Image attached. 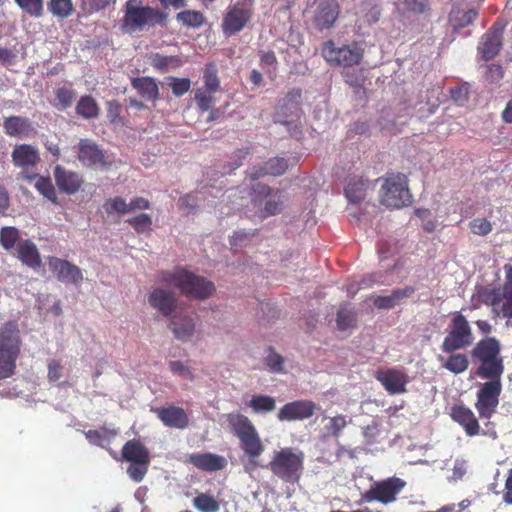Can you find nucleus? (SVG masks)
Segmentation results:
<instances>
[{"instance_id":"nucleus-1","label":"nucleus","mask_w":512,"mask_h":512,"mask_svg":"<svg viewBox=\"0 0 512 512\" xmlns=\"http://www.w3.org/2000/svg\"><path fill=\"white\" fill-rule=\"evenodd\" d=\"M501 351V343L496 337L480 339L470 351L473 363L477 364L475 375L487 380L479 384L476 393L475 409L481 419H491L500 402L501 379L505 372Z\"/></svg>"},{"instance_id":"nucleus-2","label":"nucleus","mask_w":512,"mask_h":512,"mask_svg":"<svg viewBox=\"0 0 512 512\" xmlns=\"http://www.w3.org/2000/svg\"><path fill=\"white\" fill-rule=\"evenodd\" d=\"M122 11L120 30L123 34L133 35L166 21V14L162 10L144 5L142 0H127Z\"/></svg>"},{"instance_id":"nucleus-3","label":"nucleus","mask_w":512,"mask_h":512,"mask_svg":"<svg viewBox=\"0 0 512 512\" xmlns=\"http://www.w3.org/2000/svg\"><path fill=\"white\" fill-rule=\"evenodd\" d=\"M157 282L179 289L181 294L194 299H207L215 291L214 283L183 268L161 271Z\"/></svg>"},{"instance_id":"nucleus-4","label":"nucleus","mask_w":512,"mask_h":512,"mask_svg":"<svg viewBox=\"0 0 512 512\" xmlns=\"http://www.w3.org/2000/svg\"><path fill=\"white\" fill-rule=\"evenodd\" d=\"M226 420L231 432L239 439L240 448L250 462L256 465L257 459L265 450L256 427L247 416L239 412L227 414Z\"/></svg>"},{"instance_id":"nucleus-5","label":"nucleus","mask_w":512,"mask_h":512,"mask_svg":"<svg viewBox=\"0 0 512 512\" xmlns=\"http://www.w3.org/2000/svg\"><path fill=\"white\" fill-rule=\"evenodd\" d=\"M22 349L19 325L8 321L0 328V380L12 377Z\"/></svg>"},{"instance_id":"nucleus-6","label":"nucleus","mask_w":512,"mask_h":512,"mask_svg":"<svg viewBox=\"0 0 512 512\" xmlns=\"http://www.w3.org/2000/svg\"><path fill=\"white\" fill-rule=\"evenodd\" d=\"M267 467L280 480L298 483L304 470V453L291 447L281 448L274 451Z\"/></svg>"},{"instance_id":"nucleus-7","label":"nucleus","mask_w":512,"mask_h":512,"mask_svg":"<svg viewBox=\"0 0 512 512\" xmlns=\"http://www.w3.org/2000/svg\"><path fill=\"white\" fill-rule=\"evenodd\" d=\"M250 195L251 202L258 208V215L262 219L281 214L287 201L283 190L262 183L253 185Z\"/></svg>"},{"instance_id":"nucleus-8","label":"nucleus","mask_w":512,"mask_h":512,"mask_svg":"<svg viewBox=\"0 0 512 512\" xmlns=\"http://www.w3.org/2000/svg\"><path fill=\"white\" fill-rule=\"evenodd\" d=\"M380 202L391 209H400L412 203L405 174L387 173L380 190Z\"/></svg>"},{"instance_id":"nucleus-9","label":"nucleus","mask_w":512,"mask_h":512,"mask_svg":"<svg viewBox=\"0 0 512 512\" xmlns=\"http://www.w3.org/2000/svg\"><path fill=\"white\" fill-rule=\"evenodd\" d=\"M475 337L471 325L461 312L451 314L447 334L441 344L444 353H452L470 347Z\"/></svg>"},{"instance_id":"nucleus-10","label":"nucleus","mask_w":512,"mask_h":512,"mask_svg":"<svg viewBox=\"0 0 512 512\" xmlns=\"http://www.w3.org/2000/svg\"><path fill=\"white\" fill-rule=\"evenodd\" d=\"M254 15L253 0H237L230 4L222 18L221 29L226 37H231L242 31Z\"/></svg>"},{"instance_id":"nucleus-11","label":"nucleus","mask_w":512,"mask_h":512,"mask_svg":"<svg viewBox=\"0 0 512 512\" xmlns=\"http://www.w3.org/2000/svg\"><path fill=\"white\" fill-rule=\"evenodd\" d=\"M364 51L357 43L336 47L332 40L323 43L321 55L330 66L352 67L358 65L363 58Z\"/></svg>"},{"instance_id":"nucleus-12","label":"nucleus","mask_w":512,"mask_h":512,"mask_svg":"<svg viewBox=\"0 0 512 512\" xmlns=\"http://www.w3.org/2000/svg\"><path fill=\"white\" fill-rule=\"evenodd\" d=\"M12 163L20 169L19 177L32 182L37 173L34 170L41 161L39 149L31 144H16L11 153Z\"/></svg>"},{"instance_id":"nucleus-13","label":"nucleus","mask_w":512,"mask_h":512,"mask_svg":"<svg viewBox=\"0 0 512 512\" xmlns=\"http://www.w3.org/2000/svg\"><path fill=\"white\" fill-rule=\"evenodd\" d=\"M487 302L504 318H512V265L505 266V281L502 288L492 289Z\"/></svg>"},{"instance_id":"nucleus-14","label":"nucleus","mask_w":512,"mask_h":512,"mask_svg":"<svg viewBox=\"0 0 512 512\" xmlns=\"http://www.w3.org/2000/svg\"><path fill=\"white\" fill-rule=\"evenodd\" d=\"M405 482L397 477L388 478L377 482L362 495L365 502L379 501L382 504H389L396 500L397 495L404 488Z\"/></svg>"},{"instance_id":"nucleus-15","label":"nucleus","mask_w":512,"mask_h":512,"mask_svg":"<svg viewBox=\"0 0 512 512\" xmlns=\"http://www.w3.org/2000/svg\"><path fill=\"white\" fill-rule=\"evenodd\" d=\"M506 24L503 21L497 20L492 26L482 35L478 45V54L482 60L490 61L494 59L500 52L503 46V33Z\"/></svg>"},{"instance_id":"nucleus-16","label":"nucleus","mask_w":512,"mask_h":512,"mask_svg":"<svg viewBox=\"0 0 512 512\" xmlns=\"http://www.w3.org/2000/svg\"><path fill=\"white\" fill-rule=\"evenodd\" d=\"M375 378L389 395H399L407 392L408 374L401 369L386 368L375 373Z\"/></svg>"},{"instance_id":"nucleus-17","label":"nucleus","mask_w":512,"mask_h":512,"mask_svg":"<svg viewBox=\"0 0 512 512\" xmlns=\"http://www.w3.org/2000/svg\"><path fill=\"white\" fill-rule=\"evenodd\" d=\"M47 261L50 271L60 282L80 285L83 281L82 270L70 261L55 256H49Z\"/></svg>"},{"instance_id":"nucleus-18","label":"nucleus","mask_w":512,"mask_h":512,"mask_svg":"<svg viewBox=\"0 0 512 512\" xmlns=\"http://www.w3.org/2000/svg\"><path fill=\"white\" fill-rule=\"evenodd\" d=\"M339 13L340 6L336 0H320L315 9L312 24L319 31L329 29L338 19Z\"/></svg>"},{"instance_id":"nucleus-19","label":"nucleus","mask_w":512,"mask_h":512,"mask_svg":"<svg viewBox=\"0 0 512 512\" xmlns=\"http://www.w3.org/2000/svg\"><path fill=\"white\" fill-rule=\"evenodd\" d=\"M316 404L311 400H296L285 404L278 412L280 421L304 420L313 416Z\"/></svg>"},{"instance_id":"nucleus-20","label":"nucleus","mask_w":512,"mask_h":512,"mask_svg":"<svg viewBox=\"0 0 512 512\" xmlns=\"http://www.w3.org/2000/svg\"><path fill=\"white\" fill-rule=\"evenodd\" d=\"M148 303L164 317H170L177 308L178 300L175 292L155 287L148 295Z\"/></svg>"},{"instance_id":"nucleus-21","label":"nucleus","mask_w":512,"mask_h":512,"mask_svg":"<svg viewBox=\"0 0 512 512\" xmlns=\"http://www.w3.org/2000/svg\"><path fill=\"white\" fill-rule=\"evenodd\" d=\"M78 160L87 167H105L108 165L105 154L99 145L90 139H81L78 143Z\"/></svg>"},{"instance_id":"nucleus-22","label":"nucleus","mask_w":512,"mask_h":512,"mask_svg":"<svg viewBox=\"0 0 512 512\" xmlns=\"http://www.w3.org/2000/svg\"><path fill=\"white\" fill-rule=\"evenodd\" d=\"M158 419L169 428L185 429L189 425V417L183 408L168 405L152 410Z\"/></svg>"},{"instance_id":"nucleus-23","label":"nucleus","mask_w":512,"mask_h":512,"mask_svg":"<svg viewBox=\"0 0 512 512\" xmlns=\"http://www.w3.org/2000/svg\"><path fill=\"white\" fill-rule=\"evenodd\" d=\"M450 416L465 431L467 436L473 437L480 433V424L474 412L465 405H454Z\"/></svg>"},{"instance_id":"nucleus-24","label":"nucleus","mask_w":512,"mask_h":512,"mask_svg":"<svg viewBox=\"0 0 512 512\" xmlns=\"http://www.w3.org/2000/svg\"><path fill=\"white\" fill-rule=\"evenodd\" d=\"M14 255L22 265L34 271H37L42 267V259L39 249L30 239L20 241L15 249Z\"/></svg>"},{"instance_id":"nucleus-25","label":"nucleus","mask_w":512,"mask_h":512,"mask_svg":"<svg viewBox=\"0 0 512 512\" xmlns=\"http://www.w3.org/2000/svg\"><path fill=\"white\" fill-rule=\"evenodd\" d=\"M186 462L205 472L219 471L227 465V461L223 456L210 452L190 454Z\"/></svg>"},{"instance_id":"nucleus-26","label":"nucleus","mask_w":512,"mask_h":512,"mask_svg":"<svg viewBox=\"0 0 512 512\" xmlns=\"http://www.w3.org/2000/svg\"><path fill=\"white\" fill-rule=\"evenodd\" d=\"M54 178L59 190L67 194L76 193L83 184V179L78 173L67 170L60 165H57L54 169Z\"/></svg>"},{"instance_id":"nucleus-27","label":"nucleus","mask_w":512,"mask_h":512,"mask_svg":"<svg viewBox=\"0 0 512 512\" xmlns=\"http://www.w3.org/2000/svg\"><path fill=\"white\" fill-rule=\"evenodd\" d=\"M288 169V162L284 158L274 157L266 161L261 166H254L248 172L252 180H257L265 176H280Z\"/></svg>"},{"instance_id":"nucleus-28","label":"nucleus","mask_w":512,"mask_h":512,"mask_svg":"<svg viewBox=\"0 0 512 512\" xmlns=\"http://www.w3.org/2000/svg\"><path fill=\"white\" fill-rule=\"evenodd\" d=\"M131 86L146 101L155 103L160 98L158 83L152 77H134L131 79Z\"/></svg>"},{"instance_id":"nucleus-29","label":"nucleus","mask_w":512,"mask_h":512,"mask_svg":"<svg viewBox=\"0 0 512 512\" xmlns=\"http://www.w3.org/2000/svg\"><path fill=\"white\" fill-rule=\"evenodd\" d=\"M121 455L123 460L130 463L151 461L149 450L138 439L128 440L122 447Z\"/></svg>"},{"instance_id":"nucleus-30","label":"nucleus","mask_w":512,"mask_h":512,"mask_svg":"<svg viewBox=\"0 0 512 512\" xmlns=\"http://www.w3.org/2000/svg\"><path fill=\"white\" fill-rule=\"evenodd\" d=\"M369 186V180L358 176L351 177L344 189L345 196L351 203H360L365 199Z\"/></svg>"},{"instance_id":"nucleus-31","label":"nucleus","mask_w":512,"mask_h":512,"mask_svg":"<svg viewBox=\"0 0 512 512\" xmlns=\"http://www.w3.org/2000/svg\"><path fill=\"white\" fill-rule=\"evenodd\" d=\"M4 132L10 137L27 136L32 131V125L28 118L21 116H9L3 121Z\"/></svg>"},{"instance_id":"nucleus-32","label":"nucleus","mask_w":512,"mask_h":512,"mask_svg":"<svg viewBox=\"0 0 512 512\" xmlns=\"http://www.w3.org/2000/svg\"><path fill=\"white\" fill-rule=\"evenodd\" d=\"M477 16L478 12L475 9H469L465 11L459 8H453L449 13L448 20L453 32L457 33L462 28L472 24Z\"/></svg>"},{"instance_id":"nucleus-33","label":"nucleus","mask_w":512,"mask_h":512,"mask_svg":"<svg viewBox=\"0 0 512 512\" xmlns=\"http://www.w3.org/2000/svg\"><path fill=\"white\" fill-rule=\"evenodd\" d=\"M449 356L444 359L440 357L442 367L454 375L464 373L469 367V358L465 353L452 352L448 353Z\"/></svg>"},{"instance_id":"nucleus-34","label":"nucleus","mask_w":512,"mask_h":512,"mask_svg":"<svg viewBox=\"0 0 512 512\" xmlns=\"http://www.w3.org/2000/svg\"><path fill=\"white\" fill-rule=\"evenodd\" d=\"M75 111L83 119H95L100 114V107L91 95H83L78 100Z\"/></svg>"},{"instance_id":"nucleus-35","label":"nucleus","mask_w":512,"mask_h":512,"mask_svg":"<svg viewBox=\"0 0 512 512\" xmlns=\"http://www.w3.org/2000/svg\"><path fill=\"white\" fill-rule=\"evenodd\" d=\"M151 66L159 72H167L170 68L176 69L182 65L178 56H166L160 53H152L148 57Z\"/></svg>"},{"instance_id":"nucleus-36","label":"nucleus","mask_w":512,"mask_h":512,"mask_svg":"<svg viewBox=\"0 0 512 512\" xmlns=\"http://www.w3.org/2000/svg\"><path fill=\"white\" fill-rule=\"evenodd\" d=\"M54 96L52 105L59 110H66L72 106L76 93L70 84L69 86L57 87L54 90Z\"/></svg>"},{"instance_id":"nucleus-37","label":"nucleus","mask_w":512,"mask_h":512,"mask_svg":"<svg viewBox=\"0 0 512 512\" xmlns=\"http://www.w3.org/2000/svg\"><path fill=\"white\" fill-rule=\"evenodd\" d=\"M172 330L178 339H189L195 330L193 319L190 317H174L171 321Z\"/></svg>"},{"instance_id":"nucleus-38","label":"nucleus","mask_w":512,"mask_h":512,"mask_svg":"<svg viewBox=\"0 0 512 512\" xmlns=\"http://www.w3.org/2000/svg\"><path fill=\"white\" fill-rule=\"evenodd\" d=\"M247 406L251 408L255 414L259 413H270L276 408V401L273 397L268 395H254L247 403Z\"/></svg>"},{"instance_id":"nucleus-39","label":"nucleus","mask_w":512,"mask_h":512,"mask_svg":"<svg viewBox=\"0 0 512 512\" xmlns=\"http://www.w3.org/2000/svg\"><path fill=\"white\" fill-rule=\"evenodd\" d=\"M22 241L20 231L14 226H5L0 230V245L5 251L15 250L19 242Z\"/></svg>"},{"instance_id":"nucleus-40","label":"nucleus","mask_w":512,"mask_h":512,"mask_svg":"<svg viewBox=\"0 0 512 512\" xmlns=\"http://www.w3.org/2000/svg\"><path fill=\"white\" fill-rule=\"evenodd\" d=\"M397 9L402 14H424L430 10L429 0H399Z\"/></svg>"},{"instance_id":"nucleus-41","label":"nucleus","mask_w":512,"mask_h":512,"mask_svg":"<svg viewBox=\"0 0 512 512\" xmlns=\"http://www.w3.org/2000/svg\"><path fill=\"white\" fill-rule=\"evenodd\" d=\"M192 502L200 512H218L220 509L219 501L209 493H199Z\"/></svg>"},{"instance_id":"nucleus-42","label":"nucleus","mask_w":512,"mask_h":512,"mask_svg":"<svg viewBox=\"0 0 512 512\" xmlns=\"http://www.w3.org/2000/svg\"><path fill=\"white\" fill-rule=\"evenodd\" d=\"M48 10L53 16L60 19L70 17L74 12L72 0H49L47 3Z\"/></svg>"},{"instance_id":"nucleus-43","label":"nucleus","mask_w":512,"mask_h":512,"mask_svg":"<svg viewBox=\"0 0 512 512\" xmlns=\"http://www.w3.org/2000/svg\"><path fill=\"white\" fill-rule=\"evenodd\" d=\"M356 324V314L348 307L347 304H343L339 307L336 317V326L340 331L353 328Z\"/></svg>"},{"instance_id":"nucleus-44","label":"nucleus","mask_w":512,"mask_h":512,"mask_svg":"<svg viewBox=\"0 0 512 512\" xmlns=\"http://www.w3.org/2000/svg\"><path fill=\"white\" fill-rule=\"evenodd\" d=\"M176 19L183 26L188 28H199L205 22V17L202 12L197 10H185L176 15Z\"/></svg>"},{"instance_id":"nucleus-45","label":"nucleus","mask_w":512,"mask_h":512,"mask_svg":"<svg viewBox=\"0 0 512 512\" xmlns=\"http://www.w3.org/2000/svg\"><path fill=\"white\" fill-rule=\"evenodd\" d=\"M203 86L208 90L218 92L220 90V79L218 76V68L214 62L207 63L203 70Z\"/></svg>"},{"instance_id":"nucleus-46","label":"nucleus","mask_w":512,"mask_h":512,"mask_svg":"<svg viewBox=\"0 0 512 512\" xmlns=\"http://www.w3.org/2000/svg\"><path fill=\"white\" fill-rule=\"evenodd\" d=\"M34 180H36L35 188L37 191L52 203L57 204V193L50 178L37 174V177Z\"/></svg>"},{"instance_id":"nucleus-47","label":"nucleus","mask_w":512,"mask_h":512,"mask_svg":"<svg viewBox=\"0 0 512 512\" xmlns=\"http://www.w3.org/2000/svg\"><path fill=\"white\" fill-rule=\"evenodd\" d=\"M215 93L216 91L208 90L205 87H200L195 91V101L202 112H206L213 107L216 100Z\"/></svg>"},{"instance_id":"nucleus-48","label":"nucleus","mask_w":512,"mask_h":512,"mask_svg":"<svg viewBox=\"0 0 512 512\" xmlns=\"http://www.w3.org/2000/svg\"><path fill=\"white\" fill-rule=\"evenodd\" d=\"M351 422H352L351 418H348L347 416L342 415V414H338L329 419V423H328V425H326L325 428L331 436H333L334 438H339L342 431Z\"/></svg>"},{"instance_id":"nucleus-49","label":"nucleus","mask_w":512,"mask_h":512,"mask_svg":"<svg viewBox=\"0 0 512 512\" xmlns=\"http://www.w3.org/2000/svg\"><path fill=\"white\" fill-rule=\"evenodd\" d=\"M84 434L89 443L99 447H105L106 444H109L110 438L116 435V431L102 432L100 430L91 429Z\"/></svg>"},{"instance_id":"nucleus-50","label":"nucleus","mask_w":512,"mask_h":512,"mask_svg":"<svg viewBox=\"0 0 512 512\" xmlns=\"http://www.w3.org/2000/svg\"><path fill=\"white\" fill-rule=\"evenodd\" d=\"M127 223L133 227L138 234L149 233L152 226V218L150 215L142 213L131 217Z\"/></svg>"},{"instance_id":"nucleus-51","label":"nucleus","mask_w":512,"mask_h":512,"mask_svg":"<svg viewBox=\"0 0 512 512\" xmlns=\"http://www.w3.org/2000/svg\"><path fill=\"white\" fill-rule=\"evenodd\" d=\"M107 214L117 213L120 215L129 213V205L122 197L109 198L103 205Z\"/></svg>"},{"instance_id":"nucleus-52","label":"nucleus","mask_w":512,"mask_h":512,"mask_svg":"<svg viewBox=\"0 0 512 512\" xmlns=\"http://www.w3.org/2000/svg\"><path fill=\"white\" fill-rule=\"evenodd\" d=\"M15 2L31 16L40 17L43 14V0H15Z\"/></svg>"},{"instance_id":"nucleus-53","label":"nucleus","mask_w":512,"mask_h":512,"mask_svg":"<svg viewBox=\"0 0 512 512\" xmlns=\"http://www.w3.org/2000/svg\"><path fill=\"white\" fill-rule=\"evenodd\" d=\"M150 461L132 462L127 468L128 476L135 482H141L148 472Z\"/></svg>"},{"instance_id":"nucleus-54","label":"nucleus","mask_w":512,"mask_h":512,"mask_svg":"<svg viewBox=\"0 0 512 512\" xmlns=\"http://www.w3.org/2000/svg\"><path fill=\"white\" fill-rule=\"evenodd\" d=\"M169 80V86L176 97H181L190 90L191 81L189 78L169 77Z\"/></svg>"},{"instance_id":"nucleus-55","label":"nucleus","mask_w":512,"mask_h":512,"mask_svg":"<svg viewBox=\"0 0 512 512\" xmlns=\"http://www.w3.org/2000/svg\"><path fill=\"white\" fill-rule=\"evenodd\" d=\"M265 364L271 372L280 373L283 371L284 358L273 348H270L269 354L265 358Z\"/></svg>"},{"instance_id":"nucleus-56","label":"nucleus","mask_w":512,"mask_h":512,"mask_svg":"<svg viewBox=\"0 0 512 512\" xmlns=\"http://www.w3.org/2000/svg\"><path fill=\"white\" fill-rule=\"evenodd\" d=\"M469 228L475 235L486 236L492 231V224L485 218H476L469 223Z\"/></svg>"},{"instance_id":"nucleus-57","label":"nucleus","mask_w":512,"mask_h":512,"mask_svg":"<svg viewBox=\"0 0 512 512\" xmlns=\"http://www.w3.org/2000/svg\"><path fill=\"white\" fill-rule=\"evenodd\" d=\"M81 7L87 10L89 13L98 12L106 9L112 4H115L116 0H79Z\"/></svg>"},{"instance_id":"nucleus-58","label":"nucleus","mask_w":512,"mask_h":512,"mask_svg":"<svg viewBox=\"0 0 512 512\" xmlns=\"http://www.w3.org/2000/svg\"><path fill=\"white\" fill-rule=\"evenodd\" d=\"M169 368L173 374L189 379L190 381L194 380L192 371L182 361H171Z\"/></svg>"},{"instance_id":"nucleus-59","label":"nucleus","mask_w":512,"mask_h":512,"mask_svg":"<svg viewBox=\"0 0 512 512\" xmlns=\"http://www.w3.org/2000/svg\"><path fill=\"white\" fill-rule=\"evenodd\" d=\"M178 206L181 210H186L188 213L193 212L198 207V199L195 194L188 193L178 200Z\"/></svg>"},{"instance_id":"nucleus-60","label":"nucleus","mask_w":512,"mask_h":512,"mask_svg":"<svg viewBox=\"0 0 512 512\" xmlns=\"http://www.w3.org/2000/svg\"><path fill=\"white\" fill-rule=\"evenodd\" d=\"M415 293V288L413 286H406L402 289H395L390 294L392 302L394 303V307L401 303L405 298L410 297Z\"/></svg>"},{"instance_id":"nucleus-61","label":"nucleus","mask_w":512,"mask_h":512,"mask_svg":"<svg viewBox=\"0 0 512 512\" xmlns=\"http://www.w3.org/2000/svg\"><path fill=\"white\" fill-rule=\"evenodd\" d=\"M504 77V70L501 65L490 64L486 70V80L491 83L499 82Z\"/></svg>"},{"instance_id":"nucleus-62","label":"nucleus","mask_w":512,"mask_h":512,"mask_svg":"<svg viewBox=\"0 0 512 512\" xmlns=\"http://www.w3.org/2000/svg\"><path fill=\"white\" fill-rule=\"evenodd\" d=\"M17 53L7 47L0 46V64L4 67L12 66L16 63Z\"/></svg>"},{"instance_id":"nucleus-63","label":"nucleus","mask_w":512,"mask_h":512,"mask_svg":"<svg viewBox=\"0 0 512 512\" xmlns=\"http://www.w3.org/2000/svg\"><path fill=\"white\" fill-rule=\"evenodd\" d=\"M62 365L57 360H51L48 363L47 378L49 382H56L62 377Z\"/></svg>"},{"instance_id":"nucleus-64","label":"nucleus","mask_w":512,"mask_h":512,"mask_svg":"<svg viewBox=\"0 0 512 512\" xmlns=\"http://www.w3.org/2000/svg\"><path fill=\"white\" fill-rule=\"evenodd\" d=\"M120 111L121 105L118 101L113 100L108 102L107 114L111 123L118 124L121 122Z\"/></svg>"}]
</instances>
